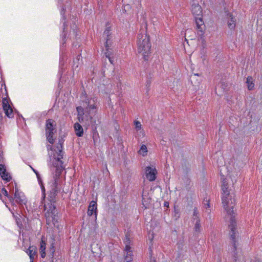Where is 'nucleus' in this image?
Instances as JSON below:
<instances>
[{
    "mask_svg": "<svg viewBox=\"0 0 262 262\" xmlns=\"http://www.w3.org/2000/svg\"><path fill=\"white\" fill-rule=\"evenodd\" d=\"M64 140L62 139L59 140L56 147L53 150L51 145H48V150H51L49 153L51 156L53 155L52 166L51 167V170L53 174V180L49 183L50 191L49 197L50 198L51 203L49 205V209L45 213L47 224L50 225L53 224L54 226L58 222V212L56 206L53 203L55 202V197L60 192L62 188V180L60 177L64 169L63 165V162L61 159L63 158L64 152L62 150Z\"/></svg>",
    "mask_w": 262,
    "mask_h": 262,
    "instance_id": "obj_1",
    "label": "nucleus"
},
{
    "mask_svg": "<svg viewBox=\"0 0 262 262\" xmlns=\"http://www.w3.org/2000/svg\"><path fill=\"white\" fill-rule=\"evenodd\" d=\"M57 6L60 8V14L61 18L60 20V24L62 25L63 29V34L61 35L60 41V58L59 61V71L58 76L59 78L60 82L62 81V75L63 73L64 64L65 61L67 60V54L64 45L66 43L67 39L70 40H76L77 41L79 38V34L77 33V27L76 24L77 20L76 17L73 15L70 16V20H67L66 13L69 14L71 12V5L72 0H57Z\"/></svg>",
    "mask_w": 262,
    "mask_h": 262,
    "instance_id": "obj_2",
    "label": "nucleus"
},
{
    "mask_svg": "<svg viewBox=\"0 0 262 262\" xmlns=\"http://www.w3.org/2000/svg\"><path fill=\"white\" fill-rule=\"evenodd\" d=\"M233 208V206H230V250H232L234 262H237L241 252V237L235 219L237 213L236 210H234Z\"/></svg>",
    "mask_w": 262,
    "mask_h": 262,
    "instance_id": "obj_3",
    "label": "nucleus"
},
{
    "mask_svg": "<svg viewBox=\"0 0 262 262\" xmlns=\"http://www.w3.org/2000/svg\"><path fill=\"white\" fill-rule=\"evenodd\" d=\"M220 173L221 180L222 181V204L223 210L222 212V215L224 218L226 222H228L229 220V190L228 189L229 185L227 180V177L229 174V170L226 165L220 166Z\"/></svg>",
    "mask_w": 262,
    "mask_h": 262,
    "instance_id": "obj_4",
    "label": "nucleus"
},
{
    "mask_svg": "<svg viewBox=\"0 0 262 262\" xmlns=\"http://www.w3.org/2000/svg\"><path fill=\"white\" fill-rule=\"evenodd\" d=\"M138 50L142 54L145 60H148V55L150 53L151 44L149 41V36L146 34H140L138 35Z\"/></svg>",
    "mask_w": 262,
    "mask_h": 262,
    "instance_id": "obj_5",
    "label": "nucleus"
},
{
    "mask_svg": "<svg viewBox=\"0 0 262 262\" xmlns=\"http://www.w3.org/2000/svg\"><path fill=\"white\" fill-rule=\"evenodd\" d=\"M192 13L194 17L198 35L202 38L204 34L205 25H204L202 18L201 7L198 4L193 6L192 8Z\"/></svg>",
    "mask_w": 262,
    "mask_h": 262,
    "instance_id": "obj_6",
    "label": "nucleus"
},
{
    "mask_svg": "<svg viewBox=\"0 0 262 262\" xmlns=\"http://www.w3.org/2000/svg\"><path fill=\"white\" fill-rule=\"evenodd\" d=\"M102 37L105 40V47L106 49V52L105 53V56L107 57L110 62L113 64L114 60L111 56L112 49L111 47L112 46L113 36L111 32V27L106 26V28L103 33Z\"/></svg>",
    "mask_w": 262,
    "mask_h": 262,
    "instance_id": "obj_7",
    "label": "nucleus"
},
{
    "mask_svg": "<svg viewBox=\"0 0 262 262\" xmlns=\"http://www.w3.org/2000/svg\"><path fill=\"white\" fill-rule=\"evenodd\" d=\"M56 123L55 121L51 119H48L46 123V135L48 141L53 144L54 139L53 138L54 133L55 130Z\"/></svg>",
    "mask_w": 262,
    "mask_h": 262,
    "instance_id": "obj_8",
    "label": "nucleus"
},
{
    "mask_svg": "<svg viewBox=\"0 0 262 262\" xmlns=\"http://www.w3.org/2000/svg\"><path fill=\"white\" fill-rule=\"evenodd\" d=\"M84 99L83 101L86 105V109L89 110V111L97 109V98L96 97H93L89 98L85 93L83 96Z\"/></svg>",
    "mask_w": 262,
    "mask_h": 262,
    "instance_id": "obj_9",
    "label": "nucleus"
},
{
    "mask_svg": "<svg viewBox=\"0 0 262 262\" xmlns=\"http://www.w3.org/2000/svg\"><path fill=\"white\" fill-rule=\"evenodd\" d=\"M82 64L83 61L81 53H79L76 57L73 58L72 64L73 75H74L75 73L79 72L80 68L82 66Z\"/></svg>",
    "mask_w": 262,
    "mask_h": 262,
    "instance_id": "obj_10",
    "label": "nucleus"
},
{
    "mask_svg": "<svg viewBox=\"0 0 262 262\" xmlns=\"http://www.w3.org/2000/svg\"><path fill=\"white\" fill-rule=\"evenodd\" d=\"M145 176L149 181H154L156 179L157 171L155 167L147 166L145 168Z\"/></svg>",
    "mask_w": 262,
    "mask_h": 262,
    "instance_id": "obj_11",
    "label": "nucleus"
},
{
    "mask_svg": "<svg viewBox=\"0 0 262 262\" xmlns=\"http://www.w3.org/2000/svg\"><path fill=\"white\" fill-rule=\"evenodd\" d=\"M14 199L16 202L20 205L23 206L27 203V199L24 193L21 191H19L18 188L16 187L15 188Z\"/></svg>",
    "mask_w": 262,
    "mask_h": 262,
    "instance_id": "obj_12",
    "label": "nucleus"
},
{
    "mask_svg": "<svg viewBox=\"0 0 262 262\" xmlns=\"http://www.w3.org/2000/svg\"><path fill=\"white\" fill-rule=\"evenodd\" d=\"M32 170L34 171V172L35 173L36 177L37 178V180L39 184L40 185L41 190V202L42 203H43V201H45V199L46 198V189L43 185L42 181L41 180V177L40 174L39 173L38 171H37L36 170L34 169L33 168L31 167Z\"/></svg>",
    "mask_w": 262,
    "mask_h": 262,
    "instance_id": "obj_13",
    "label": "nucleus"
},
{
    "mask_svg": "<svg viewBox=\"0 0 262 262\" xmlns=\"http://www.w3.org/2000/svg\"><path fill=\"white\" fill-rule=\"evenodd\" d=\"M3 107L6 116L9 118H12L14 116L13 110L6 98L3 100Z\"/></svg>",
    "mask_w": 262,
    "mask_h": 262,
    "instance_id": "obj_14",
    "label": "nucleus"
},
{
    "mask_svg": "<svg viewBox=\"0 0 262 262\" xmlns=\"http://www.w3.org/2000/svg\"><path fill=\"white\" fill-rule=\"evenodd\" d=\"M88 215L89 216H92L95 215L96 217L97 215V201L92 200L90 202L88 207Z\"/></svg>",
    "mask_w": 262,
    "mask_h": 262,
    "instance_id": "obj_15",
    "label": "nucleus"
},
{
    "mask_svg": "<svg viewBox=\"0 0 262 262\" xmlns=\"http://www.w3.org/2000/svg\"><path fill=\"white\" fill-rule=\"evenodd\" d=\"M124 262H130L133 259V253L131 247H125L124 249Z\"/></svg>",
    "mask_w": 262,
    "mask_h": 262,
    "instance_id": "obj_16",
    "label": "nucleus"
},
{
    "mask_svg": "<svg viewBox=\"0 0 262 262\" xmlns=\"http://www.w3.org/2000/svg\"><path fill=\"white\" fill-rule=\"evenodd\" d=\"M27 253L29 256L30 262H33L34 256L37 254V248L34 246H31L29 247L26 251Z\"/></svg>",
    "mask_w": 262,
    "mask_h": 262,
    "instance_id": "obj_17",
    "label": "nucleus"
},
{
    "mask_svg": "<svg viewBox=\"0 0 262 262\" xmlns=\"http://www.w3.org/2000/svg\"><path fill=\"white\" fill-rule=\"evenodd\" d=\"M46 243L45 241V237L42 236L39 244V252L41 258H45L46 256Z\"/></svg>",
    "mask_w": 262,
    "mask_h": 262,
    "instance_id": "obj_18",
    "label": "nucleus"
},
{
    "mask_svg": "<svg viewBox=\"0 0 262 262\" xmlns=\"http://www.w3.org/2000/svg\"><path fill=\"white\" fill-rule=\"evenodd\" d=\"M74 128L76 135L78 137H81L83 135V129L82 126L78 122L74 124Z\"/></svg>",
    "mask_w": 262,
    "mask_h": 262,
    "instance_id": "obj_19",
    "label": "nucleus"
},
{
    "mask_svg": "<svg viewBox=\"0 0 262 262\" xmlns=\"http://www.w3.org/2000/svg\"><path fill=\"white\" fill-rule=\"evenodd\" d=\"M55 240L54 238L52 239L50 247L49 249V255L51 258H53L54 253L55 251Z\"/></svg>",
    "mask_w": 262,
    "mask_h": 262,
    "instance_id": "obj_20",
    "label": "nucleus"
},
{
    "mask_svg": "<svg viewBox=\"0 0 262 262\" xmlns=\"http://www.w3.org/2000/svg\"><path fill=\"white\" fill-rule=\"evenodd\" d=\"M246 83L249 90H252L254 89V83L253 82V78L251 76H248L247 78Z\"/></svg>",
    "mask_w": 262,
    "mask_h": 262,
    "instance_id": "obj_21",
    "label": "nucleus"
},
{
    "mask_svg": "<svg viewBox=\"0 0 262 262\" xmlns=\"http://www.w3.org/2000/svg\"><path fill=\"white\" fill-rule=\"evenodd\" d=\"M139 153L143 156H145L147 152V148L145 145H142L139 151Z\"/></svg>",
    "mask_w": 262,
    "mask_h": 262,
    "instance_id": "obj_22",
    "label": "nucleus"
},
{
    "mask_svg": "<svg viewBox=\"0 0 262 262\" xmlns=\"http://www.w3.org/2000/svg\"><path fill=\"white\" fill-rule=\"evenodd\" d=\"M1 176L4 180L7 182L10 181L12 179L11 176L8 172L4 173V174H1Z\"/></svg>",
    "mask_w": 262,
    "mask_h": 262,
    "instance_id": "obj_23",
    "label": "nucleus"
},
{
    "mask_svg": "<svg viewBox=\"0 0 262 262\" xmlns=\"http://www.w3.org/2000/svg\"><path fill=\"white\" fill-rule=\"evenodd\" d=\"M195 221L196 222L194 225V230L195 232H199L200 231L201 228L200 220L199 218L198 217V219Z\"/></svg>",
    "mask_w": 262,
    "mask_h": 262,
    "instance_id": "obj_24",
    "label": "nucleus"
},
{
    "mask_svg": "<svg viewBox=\"0 0 262 262\" xmlns=\"http://www.w3.org/2000/svg\"><path fill=\"white\" fill-rule=\"evenodd\" d=\"M123 242H124V244L125 245V247H131L130 246V245L131 244V240L127 235H125V237L124 239H123Z\"/></svg>",
    "mask_w": 262,
    "mask_h": 262,
    "instance_id": "obj_25",
    "label": "nucleus"
},
{
    "mask_svg": "<svg viewBox=\"0 0 262 262\" xmlns=\"http://www.w3.org/2000/svg\"><path fill=\"white\" fill-rule=\"evenodd\" d=\"M0 193H1V196H0V199H2V196L3 194L4 195L8 197V198H9L10 200L12 199L11 197H9V194H8V192L7 190H6V189L5 188H3L2 189V190L0 191Z\"/></svg>",
    "mask_w": 262,
    "mask_h": 262,
    "instance_id": "obj_26",
    "label": "nucleus"
},
{
    "mask_svg": "<svg viewBox=\"0 0 262 262\" xmlns=\"http://www.w3.org/2000/svg\"><path fill=\"white\" fill-rule=\"evenodd\" d=\"M134 124L135 125V128L137 131L140 130L142 128V125L139 121L135 120L134 121Z\"/></svg>",
    "mask_w": 262,
    "mask_h": 262,
    "instance_id": "obj_27",
    "label": "nucleus"
},
{
    "mask_svg": "<svg viewBox=\"0 0 262 262\" xmlns=\"http://www.w3.org/2000/svg\"><path fill=\"white\" fill-rule=\"evenodd\" d=\"M199 212L198 211V209L196 207H194L193 211V219L194 221L196 220V219L199 218Z\"/></svg>",
    "mask_w": 262,
    "mask_h": 262,
    "instance_id": "obj_28",
    "label": "nucleus"
},
{
    "mask_svg": "<svg viewBox=\"0 0 262 262\" xmlns=\"http://www.w3.org/2000/svg\"><path fill=\"white\" fill-rule=\"evenodd\" d=\"M204 205L205 206V208L206 209V212H207L208 213H209V208H210V203H209V201L208 200H207L206 199V200H204Z\"/></svg>",
    "mask_w": 262,
    "mask_h": 262,
    "instance_id": "obj_29",
    "label": "nucleus"
},
{
    "mask_svg": "<svg viewBox=\"0 0 262 262\" xmlns=\"http://www.w3.org/2000/svg\"><path fill=\"white\" fill-rule=\"evenodd\" d=\"M76 111H77V115H84V113H83V108L82 106H77L76 107Z\"/></svg>",
    "mask_w": 262,
    "mask_h": 262,
    "instance_id": "obj_30",
    "label": "nucleus"
},
{
    "mask_svg": "<svg viewBox=\"0 0 262 262\" xmlns=\"http://www.w3.org/2000/svg\"><path fill=\"white\" fill-rule=\"evenodd\" d=\"M7 172L4 165L0 164V175L4 174V173Z\"/></svg>",
    "mask_w": 262,
    "mask_h": 262,
    "instance_id": "obj_31",
    "label": "nucleus"
},
{
    "mask_svg": "<svg viewBox=\"0 0 262 262\" xmlns=\"http://www.w3.org/2000/svg\"><path fill=\"white\" fill-rule=\"evenodd\" d=\"M21 120H23V121L24 122V125L25 126H26V120L22 116V115H20V116H19V118L17 119V124L19 126H20V122H19V121H21Z\"/></svg>",
    "mask_w": 262,
    "mask_h": 262,
    "instance_id": "obj_32",
    "label": "nucleus"
},
{
    "mask_svg": "<svg viewBox=\"0 0 262 262\" xmlns=\"http://www.w3.org/2000/svg\"><path fill=\"white\" fill-rule=\"evenodd\" d=\"M83 115H77V119L80 122H82L83 121Z\"/></svg>",
    "mask_w": 262,
    "mask_h": 262,
    "instance_id": "obj_33",
    "label": "nucleus"
},
{
    "mask_svg": "<svg viewBox=\"0 0 262 262\" xmlns=\"http://www.w3.org/2000/svg\"><path fill=\"white\" fill-rule=\"evenodd\" d=\"M231 22H233L234 23V20H233V18L230 15V27H235V24H233V26H232V24L231 23Z\"/></svg>",
    "mask_w": 262,
    "mask_h": 262,
    "instance_id": "obj_34",
    "label": "nucleus"
},
{
    "mask_svg": "<svg viewBox=\"0 0 262 262\" xmlns=\"http://www.w3.org/2000/svg\"><path fill=\"white\" fill-rule=\"evenodd\" d=\"M224 10H225V13L226 14V15L227 16H228L229 15V12L228 8H225Z\"/></svg>",
    "mask_w": 262,
    "mask_h": 262,
    "instance_id": "obj_35",
    "label": "nucleus"
},
{
    "mask_svg": "<svg viewBox=\"0 0 262 262\" xmlns=\"http://www.w3.org/2000/svg\"><path fill=\"white\" fill-rule=\"evenodd\" d=\"M72 45H73V47H76L77 46H78V47H79L80 46L78 45V42H75L74 41L73 43H72Z\"/></svg>",
    "mask_w": 262,
    "mask_h": 262,
    "instance_id": "obj_36",
    "label": "nucleus"
},
{
    "mask_svg": "<svg viewBox=\"0 0 262 262\" xmlns=\"http://www.w3.org/2000/svg\"><path fill=\"white\" fill-rule=\"evenodd\" d=\"M16 223H17V224L18 226H19V223H21V221H20V219L19 218H18V219H16Z\"/></svg>",
    "mask_w": 262,
    "mask_h": 262,
    "instance_id": "obj_37",
    "label": "nucleus"
},
{
    "mask_svg": "<svg viewBox=\"0 0 262 262\" xmlns=\"http://www.w3.org/2000/svg\"><path fill=\"white\" fill-rule=\"evenodd\" d=\"M222 89H223V92H226V88H225V85L224 84L222 83Z\"/></svg>",
    "mask_w": 262,
    "mask_h": 262,
    "instance_id": "obj_38",
    "label": "nucleus"
},
{
    "mask_svg": "<svg viewBox=\"0 0 262 262\" xmlns=\"http://www.w3.org/2000/svg\"><path fill=\"white\" fill-rule=\"evenodd\" d=\"M150 81L149 80H147V84H146V86L147 87H149L150 86Z\"/></svg>",
    "mask_w": 262,
    "mask_h": 262,
    "instance_id": "obj_39",
    "label": "nucleus"
},
{
    "mask_svg": "<svg viewBox=\"0 0 262 262\" xmlns=\"http://www.w3.org/2000/svg\"><path fill=\"white\" fill-rule=\"evenodd\" d=\"M164 206L166 207H168V206H169L168 203L166 202H164Z\"/></svg>",
    "mask_w": 262,
    "mask_h": 262,
    "instance_id": "obj_40",
    "label": "nucleus"
},
{
    "mask_svg": "<svg viewBox=\"0 0 262 262\" xmlns=\"http://www.w3.org/2000/svg\"><path fill=\"white\" fill-rule=\"evenodd\" d=\"M227 24L228 26H229V19H228L227 21Z\"/></svg>",
    "mask_w": 262,
    "mask_h": 262,
    "instance_id": "obj_41",
    "label": "nucleus"
},
{
    "mask_svg": "<svg viewBox=\"0 0 262 262\" xmlns=\"http://www.w3.org/2000/svg\"><path fill=\"white\" fill-rule=\"evenodd\" d=\"M233 202H234V203L235 202V201H236V199L234 198L233 199Z\"/></svg>",
    "mask_w": 262,
    "mask_h": 262,
    "instance_id": "obj_42",
    "label": "nucleus"
},
{
    "mask_svg": "<svg viewBox=\"0 0 262 262\" xmlns=\"http://www.w3.org/2000/svg\"><path fill=\"white\" fill-rule=\"evenodd\" d=\"M174 211H175L176 214L177 213H178V212H176V209L175 208H174Z\"/></svg>",
    "mask_w": 262,
    "mask_h": 262,
    "instance_id": "obj_43",
    "label": "nucleus"
},
{
    "mask_svg": "<svg viewBox=\"0 0 262 262\" xmlns=\"http://www.w3.org/2000/svg\"><path fill=\"white\" fill-rule=\"evenodd\" d=\"M106 172H108V170H107V168H106Z\"/></svg>",
    "mask_w": 262,
    "mask_h": 262,
    "instance_id": "obj_44",
    "label": "nucleus"
},
{
    "mask_svg": "<svg viewBox=\"0 0 262 262\" xmlns=\"http://www.w3.org/2000/svg\"><path fill=\"white\" fill-rule=\"evenodd\" d=\"M153 262H156V261H155V260H154Z\"/></svg>",
    "mask_w": 262,
    "mask_h": 262,
    "instance_id": "obj_45",
    "label": "nucleus"
}]
</instances>
